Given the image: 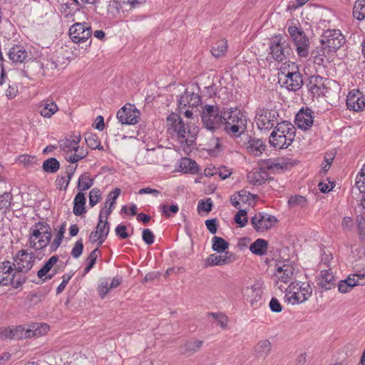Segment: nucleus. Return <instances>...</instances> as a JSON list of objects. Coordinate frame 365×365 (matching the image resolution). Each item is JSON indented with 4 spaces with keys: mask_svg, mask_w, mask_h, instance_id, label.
I'll return each mask as SVG.
<instances>
[{
    "mask_svg": "<svg viewBox=\"0 0 365 365\" xmlns=\"http://www.w3.org/2000/svg\"><path fill=\"white\" fill-rule=\"evenodd\" d=\"M222 130L231 137L239 138L246 130L247 118L237 107H223Z\"/></svg>",
    "mask_w": 365,
    "mask_h": 365,
    "instance_id": "obj_1",
    "label": "nucleus"
},
{
    "mask_svg": "<svg viewBox=\"0 0 365 365\" xmlns=\"http://www.w3.org/2000/svg\"><path fill=\"white\" fill-rule=\"evenodd\" d=\"M168 132L175 134L181 143L190 146L195 140V133L192 132L185 126L182 118L175 113H171L166 119Z\"/></svg>",
    "mask_w": 365,
    "mask_h": 365,
    "instance_id": "obj_2",
    "label": "nucleus"
},
{
    "mask_svg": "<svg viewBox=\"0 0 365 365\" xmlns=\"http://www.w3.org/2000/svg\"><path fill=\"white\" fill-rule=\"evenodd\" d=\"M223 115V108L220 109L217 106L205 105L200 113L203 128L212 133L222 130Z\"/></svg>",
    "mask_w": 365,
    "mask_h": 365,
    "instance_id": "obj_3",
    "label": "nucleus"
},
{
    "mask_svg": "<svg viewBox=\"0 0 365 365\" xmlns=\"http://www.w3.org/2000/svg\"><path fill=\"white\" fill-rule=\"evenodd\" d=\"M49 327L46 324L40 327L38 324H34L32 329H26L24 326L19 325L13 328H6L5 336L12 339H23L41 336L46 333Z\"/></svg>",
    "mask_w": 365,
    "mask_h": 365,
    "instance_id": "obj_4",
    "label": "nucleus"
},
{
    "mask_svg": "<svg viewBox=\"0 0 365 365\" xmlns=\"http://www.w3.org/2000/svg\"><path fill=\"white\" fill-rule=\"evenodd\" d=\"M287 31L294 42L298 56L302 58L308 57L310 41L302 27L289 26Z\"/></svg>",
    "mask_w": 365,
    "mask_h": 365,
    "instance_id": "obj_5",
    "label": "nucleus"
},
{
    "mask_svg": "<svg viewBox=\"0 0 365 365\" xmlns=\"http://www.w3.org/2000/svg\"><path fill=\"white\" fill-rule=\"evenodd\" d=\"M279 114L275 109L265 108H258L256 111L255 120L260 130H269L277 125Z\"/></svg>",
    "mask_w": 365,
    "mask_h": 365,
    "instance_id": "obj_6",
    "label": "nucleus"
},
{
    "mask_svg": "<svg viewBox=\"0 0 365 365\" xmlns=\"http://www.w3.org/2000/svg\"><path fill=\"white\" fill-rule=\"evenodd\" d=\"M285 37L279 34L272 37L269 43V54L272 58L280 63L289 56L290 48L288 46Z\"/></svg>",
    "mask_w": 365,
    "mask_h": 365,
    "instance_id": "obj_7",
    "label": "nucleus"
},
{
    "mask_svg": "<svg viewBox=\"0 0 365 365\" xmlns=\"http://www.w3.org/2000/svg\"><path fill=\"white\" fill-rule=\"evenodd\" d=\"M346 42L344 36L339 29H327L320 38V43L328 47V51L336 52Z\"/></svg>",
    "mask_w": 365,
    "mask_h": 365,
    "instance_id": "obj_8",
    "label": "nucleus"
},
{
    "mask_svg": "<svg viewBox=\"0 0 365 365\" xmlns=\"http://www.w3.org/2000/svg\"><path fill=\"white\" fill-rule=\"evenodd\" d=\"M68 33L73 42L82 43L89 40L88 45L91 44L92 29L88 23H76L70 27Z\"/></svg>",
    "mask_w": 365,
    "mask_h": 365,
    "instance_id": "obj_9",
    "label": "nucleus"
},
{
    "mask_svg": "<svg viewBox=\"0 0 365 365\" xmlns=\"http://www.w3.org/2000/svg\"><path fill=\"white\" fill-rule=\"evenodd\" d=\"M140 114L134 105L128 103L118 110L116 117L123 125H135L138 123Z\"/></svg>",
    "mask_w": 365,
    "mask_h": 365,
    "instance_id": "obj_10",
    "label": "nucleus"
},
{
    "mask_svg": "<svg viewBox=\"0 0 365 365\" xmlns=\"http://www.w3.org/2000/svg\"><path fill=\"white\" fill-rule=\"evenodd\" d=\"M277 221L276 217L264 212H257L251 218V224L258 232L271 229Z\"/></svg>",
    "mask_w": 365,
    "mask_h": 365,
    "instance_id": "obj_11",
    "label": "nucleus"
},
{
    "mask_svg": "<svg viewBox=\"0 0 365 365\" xmlns=\"http://www.w3.org/2000/svg\"><path fill=\"white\" fill-rule=\"evenodd\" d=\"M16 264V271L19 272H28L34 266L35 255L33 252L29 253L26 250H21L14 258Z\"/></svg>",
    "mask_w": 365,
    "mask_h": 365,
    "instance_id": "obj_12",
    "label": "nucleus"
},
{
    "mask_svg": "<svg viewBox=\"0 0 365 365\" xmlns=\"http://www.w3.org/2000/svg\"><path fill=\"white\" fill-rule=\"evenodd\" d=\"M313 111L308 107H302L296 114L294 124L302 130H309L314 123Z\"/></svg>",
    "mask_w": 365,
    "mask_h": 365,
    "instance_id": "obj_13",
    "label": "nucleus"
},
{
    "mask_svg": "<svg viewBox=\"0 0 365 365\" xmlns=\"http://www.w3.org/2000/svg\"><path fill=\"white\" fill-rule=\"evenodd\" d=\"M306 86L313 97L324 96L328 91L324 78L320 76L314 75L309 77Z\"/></svg>",
    "mask_w": 365,
    "mask_h": 365,
    "instance_id": "obj_14",
    "label": "nucleus"
},
{
    "mask_svg": "<svg viewBox=\"0 0 365 365\" xmlns=\"http://www.w3.org/2000/svg\"><path fill=\"white\" fill-rule=\"evenodd\" d=\"M347 108L354 111H362L365 108V96L358 89L349 92L346 102Z\"/></svg>",
    "mask_w": 365,
    "mask_h": 365,
    "instance_id": "obj_15",
    "label": "nucleus"
},
{
    "mask_svg": "<svg viewBox=\"0 0 365 365\" xmlns=\"http://www.w3.org/2000/svg\"><path fill=\"white\" fill-rule=\"evenodd\" d=\"M50 225L46 222L39 221L35 223L30 229L29 234V244L30 247L36 250H37V244L36 240L38 239L42 233L46 232H50L51 230Z\"/></svg>",
    "mask_w": 365,
    "mask_h": 365,
    "instance_id": "obj_16",
    "label": "nucleus"
},
{
    "mask_svg": "<svg viewBox=\"0 0 365 365\" xmlns=\"http://www.w3.org/2000/svg\"><path fill=\"white\" fill-rule=\"evenodd\" d=\"M286 80L283 83L284 86L289 91H297L303 85L302 75L297 70L288 71L286 74Z\"/></svg>",
    "mask_w": 365,
    "mask_h": 365,
    "instance_id": "obj_17",
    "label": "nucleus"
},
{
    "mask_svg": "<svg viewBox=\"0 0 365 365\" xmlns=\"http://www.w3.org/2000/svg\"><path fill=\"white\" fill-rule=\"evenodd\" d=\"M317 284L322 291H327L335 287L336 278L329 269H324L320 272L317 279Z\"/></svg>",
    "mask_w": 365,
    "mask_h": 365,
    "instance_id": "obj_18",
    "label": "nucleus"
},
{
    "mask_svg": "<svg viewBox=\"0 0 365 365\" xmlns=\"http://www.w3.org/2000/svg\"><path fill=\"white\" fill-rule=\"evenodd\" d=\"M273 130L288 138L289 143H293L296 134V128L291 122L288 120L279 121Z\"/></svg>",
    "mask_w": 365,
    "mask_h": 365,
    "instance_id": "obj_19",
    "label": "nucleus"
},
{
    "mask_svg": "<svg viewBox=\"0 0 365 365\" xmlns=\"http://www.w3.org/2000/svg\"><path fill=\"white\" fill-rule=\"evenodd\" d=\"M8 56L13 63H23L28 57V52L23 45L16 44L9 48Z\"/></svg>",
    "mask_w": 365,
    "mask_h": 365,
    "instance_id": "obj_20",
    "label": "nucleus"
},
{
    "mask_svg": "<svg viewBox=\"0 0 365 365\" xmlns=\"http://www.w3.org/2000/svg\"><path fill=\"white\" fill-rule=\"evenodd\" d=\"M201 103V97L198 93L186 90L179 100L180 106L197 107Z\"/></svg>",
    "mask_w": 365,
    "mask_h": 365,
    "instance_id": "obj_21",
    "label": "nucleus"
},
{
    "mask_svg": "<svg viewBox=\"0 0 365 365\" xmlns=\"http://www.w3.org/2000/svg\"><path fill=\"white\" fill-rule=\"evenodd\" d=\"M98 218V222L96 227V231L101 237V241L98 242V247H100L106 241L109 234L110 225L107 220H103V211L100 212Z\"/></svg>",
    "mask_w": 365,
    "mask_h": 365,
    "instance_id": "obj_22",
    "label": "nucleus"
},
{
    "mask_svg": "<svg viewBox=\"0 0 365 365\" xmlns=\"http://www.w3.org/2000/svg\"><path fill=\"white\" fill-rule=\"evenodd\" d=\"M269 142L271 146L277 149L287 148L292 144L289 143L288 138L274 130L271 133Z\"/></svg>",
    "mask_w": 365,
    "mask_h": 365,
    "instance_id": "obj_23",
    "label": "nucleus"
},
{
    "mask_svg": "<svg viewBox=\"0 0 365 365\" xmlns=\"http://www.w3.org/2000/svg\"><path fill=\"white\" fill-rule=\"evenodd\" d=\"M247 179L254 185H260L269 180V174L264 169L259 168V170L250 172Z\"/></svg>",
    "mask_w": 365,
    "mask_h": 365,
    "instance_id": "obj_24",
    "label": "nucleus"
},
{
    "mask_svg": "<svg viewBox=\"0 0 365 365\" xmlns=\"http://www.w3.org/2000/svg\"><path fill=\"white\" fill-rule=\"evenodd\" d=\"M40 114L45 118H51L58 110L56 103L51 99L41 101L38 106Z\"/></svg>",
    "mask_w": 365,
    "mask_h": 365,
    "instance_id": "obj_25",
    "label": "nucleus"
},
{
    "mask_svg": "<svg viewBox=\"0 0 365 365\" xmlns=\"http://www.w3.org/2000/svg\"><path fill=\"white\" fill-rule=\"evenodd\" d=\"M81 6L78 0H75L73 3L66 1L61 4L59 11L66 19L72 18L77 11H79Z\"/></svg>",
    "mask_w": 365,
    "mask_h": 365,
    "instance_id": "obj_26",
    "label": "nucleus"
},
{
    "mask_svg": "<svg viewBox=\"0 0 365 365\" xmlns=\"http://www.w3.org/2000/svg\"><path fill=\"white\" fill-rule=\"evenodd\" d=\"M266 145L262 139L250 138L247 142V151L255 156H259L264 151Z\"/></svg>",
    "mask_w": 365,
    "mask_h": 365,
    "instance_id": "obj_27",
    "label": "nucleus"
},
{
    "mask_svg": "<svg viewBox=\"0 0 365 365\" xmlns=\"http://www.w3.org/2000/svg\"><path fill=\"white\" fill-rule=\"evenodd\" d=\"M86 199L85 194L82 192H78L73 200V212L76 216H81L87 212L85 205Z\"/></svg>",
    "mask_w": 365,
    "mask_h": 365,
    "instance_id": "obj_28",
    "label": "nucleus"
},
{
    "mask_svg": "<svg viewBox=\"0 0 365 365\" xmlns=\"http://www.w3.org/2000/svg\"><path fill=\"white\" fill-rule=\"evenodd\" d=\"M289 289L297 290L302 297H306V301L312 296V288L309 284L302 282H291L289 284Z\"/></svg>",
    "mask_w": 365,
    "mask_h": 365,
    "instance_id": "obj_29",
    "label": "nucleus"
},
{
    "mask_svg": "<svg viewBox=\"0 0 365 365\" xmlns=\"http://www.w3.org/2000/svg\"><path fill=\"white\" fill-rule=\"evenodd\" d=\"M268 242L267 240L258 238L250 246V251L256 255L263 256L267 254Z\"/></svg>",
    "mask_w": 365,
    "mask_h": 365,
    "instance_id": "obj_30",
    "label": "nucleus"
},
{
    "mask_svg": "<svg viewBox=\"0 0 365 365\" xmlns=\"http://www.w3.org/2000/svg\"><path fill=\"white\" fill-rule=\"evenodd\" d=\"M284 301L289 304H297L306 301V297H302L297 290L289 289V287L285 289Z\"/></svg>",
    "mask_w": 365,
    "mask_h": 365,
    "instance_id": "obj_31",
    "label": "nucleus"
},
{
    "mask_svg": "<svg viewBox=\"0 0 365 365\" xmlns=\"http://www.w3.org/2000/svg\"><path fill=\"white\" fill-rule=\"evenodd\" d=\"M94 185V178L89 176L88 173H83L81 174L77 182V189L78 192L86 191L90 189Z\"/></svg>",
    "mask_w": 365,
    "mask_h": 365,
    "instance_id": "obj_32",
    "label": "nucleus"
},
{
    "mask_svg": "<svg viewBox=\"0 0 365 365\" xmlns=\"http://www.w3.org/2000/svg\"><path fill=\"white\" fill-rule=\"evenodd\" d=\"M277 272L279 273V280L284 283H287L292 278L294 274V268L289 264H284L277 267Z\"/></svg>",
    "mask_w": 365,
    "mask_h": 365,
    "instance_id": "obj_33",
    "label": "nucleus"
},
{
    "mask_svg": "<svg viewBox=\"0 0 365 365\" xmlns=\"http://www.w3.org/2000/svg\"><path fill=\"white\" fill-rule=\"evenodd\" d=\"M212 249L213 251L222 254L228 249L229 243L222 237L214 236L212 239Z\"/></svg>",
    "mask_w": 365,
    "mask_h": 365,
    "instance_id": "obj_34",
    "label": "nucleus"
},
{
    "mask_svg": "<svg viewBox=\"0 0 365 365\" xmlns=\"http://www.w3.org/2000/svg\"><path fill=\"white\" fill-rule=\"evenodd\" d=\"M66 222H63L59 227L56 237L53 240V242L50 245V252H53L57 250V249L61 245L62 240L64 237V233L66 232Z\"/></svg>",
    "mask_w": 365,
    "mask_h": 365,
    "instance_id": "obj_35",
    "label": "nucleus"
},
{
    "mask_svg": "<svg viewBox=\"0 0 365 365\" xmlns=\"http://www.w3.org/2000/svg\"><path fill=\"white\" fill-rule=\"evenodd\" d=\"M182 170L185 173L196 174L199 171V167L195 160L185 158L180 163Z\"/></svg>",
    "mask_w": 365,
    "mask_h": 365,
    "instance_id": "obj_36",
    "label": "nucleus"
},
{
    "mask_svg": "<svg viewBox=\"0 0 365 365\" xmlns=\"http://www.w3.org/2000/svg\"><path fill=\"white\" fill-rule=\"evenodd\" d=\"M271 351V343L268 339L259 341L255 346V354L257 357L265 358Z\"/></svg>",
    "mask_w": 365,
    "mask_h": 365,
    "instance_id": "obj_37",
    "label": "nucleus"
},
{
    "mask_svg": "<svg viewBox=\"0 0 365 365\" xmlns=\"http://www.w3.org/2000/svg\"><path fill=\"white\" fill-rule=\"evenodd\" d=\"M60 168V163L56 158H49L43 161L42 169L47 173H56Z\"/></svg>",
    "mask_w": 365,
    "mask_h": 365,
    "instance_id": "obj_38",
    "label": "nucleus"
},
{
    "mask_svg": "<svg viewBox=\"0 0 365 365\" xmlns=\"http://www.w3.org/2000/svg\"><path fill=\"white\" fill-rule=\"evenodd\" d=\"M58 255L51 256L43 265V267L37 272V276L39 279H42L52 269L53 265L58 261Z\"/></svg>",
    "mask_w": 365,
    "mask_h": 365,
    "instance_id": "obj_39",
    "label": "nucleus"
},
{
    "mask_svg": "<svg viewBox=\"0 0 365 365\" xmlns=\"http://www.w3.org/2000/svg\"><path fill=\"white\" fill-rule=\"evenodd\" d=\"M203 344L202 340H189L187 341L182 348L184 354H194L197 352Z\"/></svg>",
    "mask_w": 365,
    "mask_h": 365,
    "instance_id": "obj_40",
    "label": "nucleus"
},
{
    "mask_svg": "<svg viewBox=\"0 0 365 365\" xmlns=\"http://www.w3.org/2000/svg\"><path fill=\"white\" fill-rule=\"evenodd\" d=\"M85 140L87 146L91 150H103V147L101 145V141L97 135L93 133H87L85 135Z\"/></svg>",
    "mask_w": 365,
    "mask_h": 365,
    "instance_id": "obj_41",
    "label": "nucleus"
},
{
    "mask_svg": "<svg viewBox=\"0 0 365 365\" xmlns=\"http://www.w3.org/2000/svg\"><path fill=\"white\" fill-rule=\"evenodd\" d=\"M159 211L161 215L166 218H170L177 214L179 211V207L177 204H162L159 206Z\"/></svg>",
    "mask_w": 365,
    "mask_h": 365,
    "instance_id": "obj_42",
    "label": "nucleus"
},
{
    "mask_svg": "<svg viewBox=\"0 0 365 365\" xmlns=\"http://www.w3.org/2000/svg\"><path fill=\"white\" fill-rule=\"evenodd\" d=\"M227 48V41L222 39L216 42L212 47L210 52L216 58H220L225 54Z\"/></svg>",
    "mask_w": 365,
    "mask_h": 365,
    "instance_id": "obj_43",
    "label": "nucleus"
},
{
    "mask_svg": "<svg viewBox=\"0 0 365 365\" xmlns=\"http://www.w3.org/2000/svg\"><path fill=\"white\" fill-rule=\"evenodd\" d=\"M353 16L358 21L365 19V0H357L354 6Z\"/></svg>",
    "mask_w": 365,
    "mask_h": 365,
    "instance_id": "obj_44",
    "label": "nucleus"
},
{
    "mask_svg": "<svg viewBox=\"0 0 365 365\" xmlns=\"http://www.w3.org/2000/svg\"><path fill=\"white\" fill-rule=\"evenodd\" d=\"M331 51H328V47L325 45H322L320 47H317L316 50L312 52V56L314 58L315 62L320 64L324 61L323 57H327Z\"/></svg>",
    "mask_w": 365,
    "mask_h": 365,
    "instance_id": "obj_45",
    "label": "nucleus"
},
{
    "mask_svg": "<svg viewBox=\"0 0 365 365\" xmlns=\"http://www.w3.org/2000/svg\"><path fill=\"white\" fill-rule=\"evenodd\" d=\"M73 151H75L74 154H72L71 156L66 157V160L72 164L78 163L79 160L86 158L88 154L87 149L83 147H78L77 148V150H74Z\"/></svg>",
    "mask_w": 365,
    "mask_h": 365,
    "instance_id": "obj_46",
    "label": "nucleus"
},
{
    "mask_svg": "<svg viewBox=\"0 0 365 365\" xmlns=\"http://www.w3.org/2000/svg\"><path fill=\"white\" fill-rule=\"evenodd\" d=\"M13 271L12 265H9L5 271L0 270V285L7 286L12 282L11 278Z\"/></svg>",
    "mask_w": 365,
    "mask_h": 365,
    "instance_id": "obj_47",
    "label": "nucleus"
},
{
    "mask_svg": "<svg viewBox=\"0 0 365 365\" xmlns=\"http://www.w3.org/2000/svg\"><path fill=\"white\" fill-rule=\"evenodd\" d=\"M288 205L289 207H294L298 206L304 207L307 205V199L302 195H292L288 200Z\"/></svg>",
    "mask_w": 365,
    "mask_h": 365,
    "instance_id": "obj_48",
    "label": "nucleus"
},
{
    "mask_svg": "<svg viewBox=\"0 0 365 365\" xmlns=\"http://www.w3.org/2000/svg\"><path fill=\"white\" fill-rule=\"evenodd\" d=\"M52 237L51 229L50 232H46L42 233L41 236L38 238V240L36 241L37 244V250H41L46 248L50 243Z\"/></svg>",
    "mask_w": 365,
    "mask_h": 365,
    "instance_id": "obj_49",
    "label": "nucleus"
},
{
    "mask_svg": "<svg viewBox=\"0 0 365 365\" xmlns=\"http://www.w3.org/2000/svg\"><path fill=\"white\" fill-rule=\"evenodd\" d=\"M247 212L245 209H240L234 217V220L240 227H244L247 224Z\"/></svg>",
    "mask_w": 365,
    "mask_h": 365,
    "instance_id": "obj_50",
    "label": "nucleus"
},
{
    "mask_svg": "<svg viewBox=\"0 0 365 365\" xmlns=\"http://www.w3.org/2000/svg\"><path fill=\"white\" fill-rule=\"evenodd\" d=\"M120 8L121 5L118 1H110L107 7L108 14L110 15L112 18H115L119 14Z\"/></svg>",
    "mask_w": 365,
    "mask_h": 365,
    "instance_id": "obj_51",
    "label": "nucleus"
},
{
    "mask_svg": "<svg viewBox=\"0 0 365 365\" xmlns=\"http://www.w3.org/2000/svg\"><path fill=\"white\" fill-rule=\"evenodd\" d=\"M355 184L361 192L365 193V164L356 175Z\"/></svg>",
    "mask_w": 365,
    "mask_h": 365,
    "instance_id": "obj_52",
    "label": "nucleus"
},
{
    "mask_svg": "<svg viewBox=\"0 0 365 365\" xmlns=\"http://www.w3.org/2000/svg\"><path fill=\"white\" fill-rule=\"evenodd\" d=\"M224 253V255H218V266L230 264L236 259L235 254L232 252H225Z\"/></svg>",
    "mask_w": 365,
    "mask_h": 365,
    "instance_id": "obj_53",
    "label": "nucleus"
},
{
    "mask_svg": "<svg viewBox=\"0 0 365 365\" xmlns=\"http://www.w3.org/2000/svg\"><path fill=\"white\" fill-rule=\"evenodd\" d=\"M357 231L360 240H365V217L362 215H358L356 217Z\"/></svg>",
    "mask_w": 365,
    "mask_h": 365,
    "instance_id": "obj_54",
    "label": "nucleus"
},
{
    "mask_svg": "<svg viewBox=\"0 0 365 365\" xmlns=\"http://www.w3.org/2000/svg\"><path fill=\"white\" fill-rule=\"evenodd\" d=\"M13 196L11 192H5L2 195H0V210L10 208Z\"/></svg>",
    "mask_w": 365,
    "mask_h": 365,
    "instance_id": "obj_55",
    "label": "nucleus"
},
{
    "mask_svg": "<svg viewBox=\"0 0 365 365\" xmlns=\"http://www.w3.org/2000/svg\"><path fill=\"white\" fill-rule=\"evenodd\" d=\"M89 205L93 207L100 201L101 198V192L98 188H93L88 195Z\"/></svg>",
    "mask_w": 365,
    "mask_h": 365,
    "instance_id": "obj_56",
    "label": "nucleus"
},
{
    "mask_svg": "<svg viewBox=\"0 0 365 365\" xmlns=\"http://www.w3.org/2000/svg\"><path fill=\"white\" fill-rule=\"evenodd\" d=\"M58 144L60 149L66 153H71L73 150H77V148L73 145L71 138H66L65 139L60 140Z\"/></svg>",
    "mask_w": 365,
    "mask_h": 365,
    "instance_id": "obj_57",
    "label": "nucleus"
},
{
    "mask_svg": "<svg viewBox=\"0 0 365 365\" xmlns=\"http://www.w3.org/2000/svg\"><path fill=\"white\" fill-rule=\"evenodd\" d=\"M120 189L118 187L110 192L107 195L106 205H109V207H115V200L120 195Z\"/></svg>",
    "mask_w": 365,
    "mask_h": 365,
    "instance_id": "obj_58",
    "label": "nucleus"
},
{
    "mask_svg": "<svg viewBox=\"0 0 365 365\" xmlns=\"http://www.w3.org/2000/svg\"><path fill=\"white\" fill-rule=\"evenodd\" d=\"M71 179L66 178L64 175H58L55 181L56 188L60 190L66 191L71 182Z\"/></svg>",
    "mask_w": 365,
    "mask_h": 365,
    "instance_id": "obj_59",
    "label": "nucleus"
},
{
    "mask_svg": "<svg viewBox=\"0 0 365 365\" xmlns=\"http://www.w3.org/2000/svg\"><path fill=\"white\" fill-rule=\"evenodd\" d=\"M239 197L238 200H240L242 203H250V201L257 197V195H252L249 191L245 190H242L239 191L237 194Z\"/></svg>",
    "mask_w": 365,
    "mask_h": 365,
    "instance_id": "obj_60",
    "label": "nucleus"
},
{
    "mask_svg": "<svg viewBox=\"0 0 365 365\" xmlns=\"http://www.w3.org/2000/svg\"><path fill=\"white\" fill-rule=\"evenodd\" d=\"M83 250V240L81 238L76 242L71 250V255L73 258L78 259L82 255Z\"/></svg>",
    "mask_w": 365,
    "mask_h": 365,
    "instance_id": "obj_61",
    "label": "nucleus"
},
{
    "mask_svg": "<svg viewBox=\"0 0 365 365\" xmlns=\"http://www.w3.org/2000/svg\"><path fill=\"white\" fill-rule=\"evenodd\" d=\"M142 240L146 245H151L154 243L155 235L150 229L145 228L142 231Z\"/></svg>",
    "mask_w": 365,
    "mask_h": 365,
    "instance_id": "obj_62",
    "label": "nucleus"
},
{
    "mask_svg": "<svg viewBox=\"0 0 365 365\" xmlns=\"http://www.w3.org/2000/svg\"><path fill=\"white\" fill-rule=\"evenodd\" d=\"M36 71V75L38 76H43L45 75L43 63L40 61H32L27 65V69Z\"/></svg>",
    "mask_w": 365,
    "mask_h": 365,
    "instance_id": "obj_63",
    "label": "nucleus"
},
{
    "mask_svg": "<svg viewBox=\"0 0 365 365\" xmlns=\"http://www.w3.org/2000/svg\"><path fill=\"white\" fill-rule=\"evenodd\" d=\"M212 202L210 198H207L205 201L201 200L197 205V210L200 212L201 210L209 212L212 208Z\"/></svg>",
    "mask_w": 365,
    "mask_h": 365,
    "instance_id": "obj_64",
    "label": "nucleus"
}]
</instances>
